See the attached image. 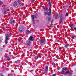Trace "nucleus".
<instances>
[{"mask_svg": "<svg viewBox=\"0 0 76 76\" xmlns=\"http://www.w3.org/2000/svg\"><path fill=\"white\" fill-rule=\"evenodd\" d=\"M57 15H58V14L56 15V16H57Z\"/></svg>", "mask_w": 76, "mask_h": 76, "instance_id": "44", "label": "nucleus"}, {"mask_svg": "<svg viewBox=\"0 0 76 76\" xmlns=\"http://www.w3.org/2000/svg\"><path fill=\"white\" fill-rule=\"evenodd\" d=\"M48 4H49V5H50V7H51V5H52V4H51V2H48Z\"/></svg>", "mask_w": 76, "mask_h": 76, "instance_id": "22", "label": "nucleus"}, {"mask_svg": "<svg viewBox=\"0 0 76 76\" xmlns=\"http://www.w3.org/2000/svg\"><path fill=\"white\" fill-rule=\"evenodd\" d=\"M72 39H75V37H74V35H73L72 36Z\"/></svg>", "mask_w": 76, "mask_h": 76, "instance_id": "33", "label": "nucleus"}, {"mask_svg": "<svg viewBox=\"0 0 76 76\" xmlns=\"http://www.w3.org/2000/svg\"><path fill=\"white\" fill-rule=\"evenodd\" d=\"M28 40L29 41H34V39H33V37L32 36H30V37L29 38Z\"/></svg>", "mask_w": 76, "mask_h": 76, "instance_id": "9", "label": "nucleus"}, {"mask_svg": "<svg viewBox=\"0 0 76 76\" xmlns=\"http://www.w3.org/2000/svg\"><path fill=\"white\" fill-rule=\"evenodd\" d=\"M58 15H57V16H56L55 19H57V18L58 17Z\"/></svg>", "mask_w": 76, "mask_h": 76, "instance_id": "34", "label": "nucleus"}, {"mask_svg": "<svg viewBox=\"0 0 76 76\" xmlns=\"http://www.w3.org/2000/svg\"><path fill=\"white\" fill-rule=\"evenodd\" d=\"M18 31L20 32H22L23 31H25V27L23 26H20L19 29H18Z\"/></svg>", "mask_w": 76, "mask_h": 76, "instance_id": "3", "label": "nucleus"}, {"mask_svg": "<svg viewBox=\"0 0 76 76\" xmlns=\"http://www.w3.org/2000/svg\"><path fill=\"white\" fill-rule=\"evenodd\" d=\"M51 20V18H48V21H50Z\"/></svg>", "mask_w": 76, "mask_h": 76, "instance_id": "32", "label": "nucleus"}, {"mask_svg": "<svg viewBox=\"0 0 76 76\" xmlns=\"http://www.w3.org/2000/svg\"><path fill=\"white\" fill-rule=\"evenodd\" d=\"M48 71L45 70V72H44V73L45 74V73H47V72H48Z\"/></svg>", "mask_w": 76, "mask_h": 76, "instance_id": "26", "label": "nucleus"}, {"mask_svg": "<svg viewBox=\"0 0 76 76\" xmlns=\"http://www.w3.org/2000/svg\"><path fill=\"white\" fill-rule=\"evenodd\" d=\"M35 1V0H31V3H34V1Z\"/></svg>", "mask_w": 76, "mask_h": 76, "instance_id": "28", "label": "nucleus"}, {"mask_svg": "<svg viewBox=\"0 0 76 76\" xmlns=\"http://www.w3.org/2000/svg\"><path fill=\"white\" fill-rule=\"evenodd\" d=\"M0 23H1V22H0Z\"/></svg>", "mask_w": 76, "mask_h": 76, "instance_id": "48", "label": "nucleus"}, {"mask_svg": "<svg viewBox=\"0 0 76 76\" xmlns=\"http://www.w3.org/2000/svg\"><path fill=\"white\" fill-rule=\"evenodd\" d=\"M65 15H66V16H68V15H69V13L67 12H66Z\"/></svg>", "mask_w": 76, "mask_h": 76, "instance_id": "29", "label": "nucleus"}, {"mask_svg": "<svg viewBox=\"0 0 76 76\" xmlns=\"http://www.w3.org/2000/svg\"><path fill=\"white\" fill-rule=\"evenodd\" d=\"M18 3H19V4L20 5V6H23V5L22 4V3H21V2H20V1H18Z\"/></svg>", "mask_w": 76, "mask_h": 76, "instance_id": "11", "label": "nucleus"}, {"mask_svg": "<svg viewBox=\"0 0 76 76\" xmlns=\"http://www.w3.org/2000/svg\"><path fill=\"white\" fill-rule=\"evenodd\" d=\"M60 17H61V15L60 16Z\"/></svg>", "mask_w": 76, "mask_h": 76, "instance_id": "46", "label": "nucleus"}, {"mask_svg": "<svg viewBox=\"0 0 76 76\" xmlns=\"http://www.w3.org/2000/svg\"><path fill=\"white\" fill-rule=\"evenodd\" d=\"M18 41L19 42H21V39H18Z\"/></svg>", "mask_w": 76, "mask_h": 76, "instance_id": "31", "label": "nucleus"}, {"mask_svg": "<svg viewBox=\"0 0 76 76\" xmlns=\"http://www.w3.org/2000/svg\"><path fill=\"white\" fill-rule=\"evenodd\" d=\"M32 71H33V70H31V72H32Z\"/></svg>", "mask_w": 76, "mask_h": 76, "instance_id": "45", "label": "nucleus"}, {"mask_svg": "<svg viewBox=\"0 0 76 76\" xmlns=\"http://www.w3.org/2000/svg\"><path fill=\"white\" fill-rule=\"evenodd\" d=\"M44 15L45 16H46V15H48V16H51V15L50 14V13H49V12H44Z\"/></svg>", "mask_w": 76, "mask_h": 76, "instance_id": "8", "label": "nucleus"}, {"mask_svg": "<svg viewBox=\"0 0 76 76\" xmlns=\"http://www.w3.org/2000/svg\"><path fill=\"white\" fill-rule=\"evenodd\" d=\"M49 13H50L51 15V9H50V8H49Z\"/></svg>", "mask_w": 76, "mask_h": 76, "instance_id": "14", "label": "nucleus"}, {"mask_svg": "<svg viewBox=\"0 0 76 76\" xmlns=\"http://www.w3.org/2000/svg\"><path fill=\"white\" fill-rule=\"evenodd\" d=\"M6 7L3 8V9H4V10H6Z\"/></svg>", "mask_w": 76, "mask_h": 76, "instance_id": "39", "label": "nucleus"}, {"mask_svg": "<svg viewBox=\"0 0 76 76\" xmlns=\"http://www.w3.org/2000/svg\"><path fill=\"white\" fill-rule=\"evenodd\" d=\"M76 64H74L73 65H72V66L73 67V66H76Z\"/></svg>", "mask_w": 76, "mask_h": 76, "instance_id": "36", "label": "nucleus"}, {"mask_svg": "<svg viewBox=\"0 0 76 76\" xmlns=\"http://www.w3.org/2000/svg\"><path fill=\"white\" fill-rule=\"evenodd\" d=\"M69 73L70 75H72V72H70V71Z\"/></svg>", "mask_w": 76, "mask_h": 76, "instance_id": "27", "label": "nucleus"}, {"mask_svg": "<svg viewBox=\"0 0 76 76\" xmlns=\"http://www.w3.org/2000/svg\"><path fill=\"white\" fill-rule=\"evenodd\" d=\"M0 42H1V41H0Z\"/></svg>", "mask_w": 76, "mask_h": 76, "instance_id": "47", "label": "nucleus"}, {"mask_svg": "<svg viewBox=\"0 0 76 76\" xmlns=\"http://www.w3.org/2000/svg\"><path fill=\"white\" fill-rule=\"evenodd\" d=\"M63 19V16H62V15H61V17H60V22L61 23L62 22V20Z\"/></svg>", "mask_w": 76, "mask_h": 76, "instance_id": "16", "label": "nucleus"}, {"mask_svg": "<svg viewBox=\"0 0 76 76\" xmlns=\"http://www.w3.org/2000/svg\"><path fill=\"white\" fill-rule=\"evenodd\" d=\"M39 57V58H41V56L40 55H38L37 56H35L34 58L35 60H37Z\"/></svg>", "mask_w": 76, "mask_h": 76, "instance_id": "6", "label": "nucleus"}, {"mask_svg": "<svg viewBox=\"0 0 76 76\" xmlns=\"http://www.w3.org/2000/svg\"><path fill=\"white\" fill-rule=\"evenodd\" d=\"M69 45V44H67L64 47L66 48H67V47H68Z\"/></svg>", "mask_w": 76, "mask_h": 76, "instance_id": "18", "label": "nucleus"}, {"mask_svg": "<svg viewBox=\"0 0 76 76\" xmlns=\"http://www.w3.org/2000/svg\"><path fill=\"white\" fill-rule=\"evenodd\" d=\"M54 20L53 19H52L51 21V23H53V21Z\"/></svg>", "mask_w": 76, "mask_h": 76, "instance_id": "37", "label": "nucleus"}, {"mask_svg": "<svg viewBox=\"0 0 76 76\" xmlns=\"http://www.w3.org/2000/svg\"><path fill=\"white\" fill-rule=\"evenodd\" d=\"M31 33V31L29 30H27L26 32V35H28V34H30Z\"/></svg>", "mask_w": 76, "mask_h": 76, "instance_id": "12", "label": "nucleus"}, {"mask_svg": "<svg viewBox=\"0 0 76 76\" xmlns=\"http://www.w3.org/2000/svg\"><path fill=\"white\" fill-rule=\"evenodd\" d=\"M8 76H12V74H9Z\"/></svg>", "mask_w": 76, "mask_h": 76, "instance_id": "35", "label": "nucleus"}, {"mask_svg": "<svg viewBox=\"0 0 76 76\" xmlns=\"http://www.w3.org/2000/svg\"><path fill=\"white\" fill-rule=\"evenodd\" d=\"M7 60L8 61H9V60H10V58L9 56H7Z\"/></svg>", "mask_w": 76, "mask_h": 76, "instance_id": "19", "label": "nucleus"}, {"mask_svg": "<svg viewBox=\"0 0 76 76\" xmlns=\"http://www.w3.org/2000/svg\"><path fill=\"white\" fill-rule=\"evenodd\" d=\"M42 8H43V9H45V10H46L45 11V12H47V10H48V8L47 7H45L44 6H43L42 7Z\"/></svg>", "mask_w": 76, "mask_h": 76, "instance_id": "13", "label": "nucleus"}, {"mask_svg": "<svg viewBox=\"0 0 76 76\" xmlns=\"http://www.w3.org/2000/svg\"><path fill=\"white\" fill-rule=\"evenodd\" d=\"M7 13V10H5L4 12V15H6Z\"/></svg>", "mask_w": 76, "mask_h": 76, "instance_id": "15", "label": "nucleus"}, {"mask_svg": "<svg viewBox=\"0 0 76 76\" xmlns=\"http://www.w3.org/2000/svg\"><path fill=\"white\" fill-rule=\"evenodd\" d=\"M5 37V43L6 44H7V43L8 42V40H9L10 39L9 38V37H10V34H7L6 35Z\"/></svg>", "mask_w": 76, "mask_h": 76, "instance_id": "2", "label": "nucleus"}, {"mask_svg": "<svg viewBox=\"0 0 76 76\" xmlns=\"http://www.w3.org/2000/svg\"><path fill=\"white\" fill-rule=\"evenodd\" d=\"M3 4V2L1 1H0V5H2Z\"/></svg>", "mask_w": 76, "mask_h": 76, "instance_id": "24", "label": "nucleus"}, {"mask_svg": "<svg viewBox=\"0 0 76 76\" xmlns=\"http://www.w3.org/2000/svg\"><path fill=\"white\" fill-rule=\"evenodd\" d=\"M38 16V14H35V15H32L31 17V18L32 19V22H33L34 24L35 23V20H34V18H35Z\"/></svg>", "mask_w": 76, "mask_h": 76, "instance_id": "4", "label": "nucleus"}, {"mask_svg": "<svg viewBox=\"0 0 76 76\" xmlns=\"http://www.w3.org/2000/svg\"><path fill=\"white\" fill-rule=\"evenodd\" d=\"M71 28L72 29L73 28V24H72L71 25Z\"/></svg>", "mask_w": 76, "mask_h": 76, "instance_id": "23", "label": "nucleus"}, {"mask_svg": "<svg viewBox=\"0 0 76 76\" xmlns=\"http://www.w3.org/2000/svg\"><path fill=\"white\" fill-rule=\"evenodd\" d=\"M65 73V71L64 70H62L61 72V75H64Z\"/></svg>", "mask_w": 76, "mask_h": 76, "instance_id": "17", "label": "nucleus"}, {"mask_svg": "<svg viewBox=\"0 0 76 76\" xmlns=\"http://www.w3.org/2000/svg\"><path fill=\"white\" fill-rule=\"evenodd\" d=\"M70 70H68L66 72H65L66 74H69L70 72Z\"/></svg>", "mask_w": 76, "mask_h": 76, "instance_id": "21", "label": "nucleus"}, {"mask_svg": "<svg viewBox=\"0 0 76 76\" xmlns=\"http://www.w3.org/2000/svg\"><path fill=\"white\" fill-rule=\"evenodd\" d=\"M31 41L28 40L26 41L25 44L26 45H27L28 46H30V44H31Z\"/></svg>", "mask_w": 76, "mask_h": 76, "instance_id": "5", "label": "nucleus"}, {"mask_svg": "<svg viewBox=\"0 0 76 76\" xmlns=\"http://www.w3.org/2000/svg\"><path fill=\"white\" fill-rule=\"evenodd\" d=\"M59 49H60V50H61V48H59Z\"/></svg>", "mask_w": 76, "mask_h": 76, "instance_id": "43", "label": "nucleus"}, {"mask_svg": "<svg viewBox=\"0 0 76 76\" xmlns=\"http://www.w3.org/2000/svg\"><path fill=\"white\" fill-rule=\"evenodd\" d=\"M37 22H39V20H37Z\"/></svg>", "mask_w": 76, "mask_h": 76, "instance_id": "42", "label": "nucleus"}, {"mask_svg": "<svg viewBox=\"0 0 76 76\" xmlns=\"http://www.w3.org/2000/svg\"><path fill=\"white\" fill-rule=\"evenodd\" d=\"M56 76V74H54L52 75V76Z\"/></svg>", "mask_w": 76, "mask_h": 76, "instance_id": "38", "label": "nucleus"}, {"mask_svg": "<svg viewBox=\"0 0 76 76\" xmlns=\"http://www.w3.org/2000/svg\"><path fill=\"white\" fill-rule=\"evenodd\" d=\"M74 29L75 31H76V28H74Z\"/></svg>", "mask_w": 76, "mask_h": 76, "instance_id": "40", "label": "nucleus"}, {"mask_svg": "<svg viewBox=\"0 0 76 76\" xmlns=\"http://www.w3.org/2000/svg\"><path fill=\"white\" fill-rule=\"evenodd\" d=\"M17 4H18V2L17 1H15L14 3L13 6L15 7L17 6Z\"/></svg>", "mask_w": 76, "mask_h": 76, "instance_id": "10", "label": "nucleus"}, {"mask_svg": "<svg viewBox=\"0 0 76 76\" xmlns=\"http://www.w3.org/2000/svg\"><path fill=\"white\" fill-rule=\"evenodd\" d=\"M15 21L13 19H11L10 20V24H12L13 23H15Z\"/></svg>", "mask_w": 76, "mask_h": 76, "instance_id": "7", "label": "nucleus"}, {"mask_svg": "<svg viewBox=\"0 0 76 76\" xmlns=\"http://www.w3.org/2000/svg\"><path fill=\"white\" fill-rule=\"evenodd\" d=\"M52 65H53V66H55V65H56V64H55V63H54L53 62L52 63Z\"/></svg>", "mask_w": 76, "mask_h": 76, "instance_id": "30", "label": "nucleus"}, {"mask_svg": "<svg viewBox=\"0 0 76 76\" xmlns=\"http://www.w3.org/2000/svg\"><path fill=\"white\" fill-rule=\"evenodd\" d=\"M62 69L63 70H67V68L64 67L62 68Z\"/></svg>", "mask_w": 76, "mask_h": 76, "instance_id": "20", "label": "nucleus"}, {"mask_svg": "<svg viewBox=\"0 0 76 76\" xmlns=\"http://www.w3.org/2000/svg\"><path fill=\"white\" fill-rule=\"evenodd\" d=\"M45 70L48 71V66L46 67V69Z\"/></svg>", "mask_w": 76, "mask_h": 76, "instance_id": "25", "label": "nucleus"}, {"mask_svg": "<svg viewBox=\"0 0 76 76\" xmlns=\"http://www.w3.org/2000/svg\"><path fill=\"white\" fill-rule=\"evenodd\" d=\"M18 60H17V61H15L16 63H18Z\"/></svg>", "mask_w": 76, "mask_h": 76, "instance_id": "41", "label": "nucleus"}, {"mask_svg": "<svg viewBox=\"0 0 76 76\" xmlns=\"http://www.w3.org/2000/svg\"><path fill=\"white\" fill-rule=\"evenodd\" d=\"M48 42L44 39H41L39 41V43L41 45H44L46 44H47Z\"/></svg>", "mask_w": 76, "mask_h": 76, "instance_id": "1", "label": "nucleus"}]
</instances>
